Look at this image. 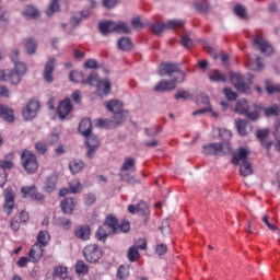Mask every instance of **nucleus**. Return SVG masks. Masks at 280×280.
<instances>
[{
    "label": "nucleus",
    "instance_id": "nucleus-1",
    "mask_svg": "<svg viewBox=\"0 0 280 280\" xmlns=\"http://www.w3.org/2000/svg\"><path fill=\"white\" fill-rule=\"evenodd\" d=\"M232 150L230 142H211L202 145V152L207 156H224V154H230Z\"/></svg>",
    "mask_w": 280,
    "mask_h": 280
},
{
    "label": "nucleus",
    "instance_id": "nucleus-2",
    "mask_svg": "<svg viewBox=\"0 0 280 280\" xmlns=\"http://www.w3.org/2000/svg\"><path fill=\"white\" fill-rule=\"evenodd\" d=\"M21 165L28 174H36L38 171V158L34 152L24 149L21 153Z\"/></svg>",
    "mask_w": 280,
    "mask_h": 280
},
{
    "label": "nucleus",
    "instance_id": "nucleus-3",
    "mask_svg": "<svg viewBox=\"0 0 280 280\" xmlns=\"http://www.w3.org/2000/svg\"><path fill=\"white\" fill-rule=\"evenodd\" d=\"M116 222L117 217L113 214L106 217L105 222L96 231V237L98 242H106V240H108V235L115 233Z\"/></svg>",
    "mask_w": 280,
    "mask_h": 280
},
{
    "label": "nucleus",
    "instance_id": "nucleus-4",
    "mask_svg": "<svg viewBox=\"0 0 280 280\" xmlns=\"http://www.w3.org/2000/svg\"><path fill=\"white\" fill-rule=\"evenodd\" d=\"M106 108L110 113H114L113 124L119 126V124H124V121H126V115H128V112L124 110V104L120 101L112 100L107 102Z\"/></svg>",
    "mask_w": 280,
    "mask_h": 280
},
{
    "label": "nucleus",
    "instance_id": "nucleus-5",
    "mask_svg": "<svg viewBox=\"0 0 280 280\" xmlns=\"http://www.w3.org/2000/svg\"><path fill=\"white\" fill-rule=\"evenodd\" d=\"M83 257L88 264H98L104 257V249L97 244H89L83 248Z\"/></svg>",
    "mask_w": 280,
    "mask_h": 280
},
{
    "label": "nucleus",
    "instance_id": "nucleus-6",
    "mask_svg": "<svg viewBox=\"0 0 280 280\" xmlns=\"http://www.w3.org/2000/svg\"><path fill=\"white\" fill-rule=\"evenodd\" d=\"M185 25V21L183 20H170L167 22L161 23L156 22L149 26L150 32L159 36V34H163L165 30H176L178 27H183Z\"/></svg>",
    "mask_w": 280,
    "mask_h": 280
},
{
    "label": "nucleus",
    "instance_id": "nucleus-7",
    "mask_svg": "<svg viewBox=\"0 0 280 280\" xmlns=\"http://www.w3.org/2000/svg\"><path fill=\"white\" fill-rule=\"evenodd\" d=\"M38 110H40V102L32 98L23 107L22 115L26 121H32L38 115Z\"/></svg>",
    "mask_w": 280,
    "mask_h": 280
},
{
    "label": "nucleus",
    "instance_id": "nucleus-8",
    "mask_svg": "<svg viewBox=\"0 0 280 280\" xmlns=\"http://www.w3.org/2000/svg\"><path fill=\"white\" fill-rule=\"evenodd\" d=\"M172 73H179V82H185V72L180 71V66L175 62L162 63L159 69V75H172Z\"/></svg>",
    "mask_w": 280,
    "mask_h": 280
},
{
    "label": "nucleus",
    "instance_id": "nucleus-9",
    "mask_svg": "<svg viewBox=\"0 0 280 280\" xmlns=\"http://www.w3.org/2000/svg\"><path fill=\"white\" fill-rule=\"evenodd\" d=\"M139 242L141 243L140 245L131 246L128 249L127 257L129 261H131V264H135V261H139V257H141V255L139 254V249L145 250L148 248V241H145V238H140Z\"/></svg>",
    "mask_w": 280,
    "mask_h": 280
},
{
    "label": "nucleus",
    "instance_id": "nucleus-10",
    "mask_svg": "<svg viewBox=\"0 0 280 280\" xmlns=\"http://www.w3.org/2000/svg\"><path fill=\"white\" fill-rule=\"evenodd\" d=\"M21 77L16 70H0V82H10V84L16 85L21 82Z\"/></svg>",
    "mask_w": 280,
    "mask_h": 280
},
{
    "label": "nucleus",
    "instance_id": "nucleus-11",
    "mask_svg": "<svg viewBox=\"0 0 280 280\" xmlns=\"http://www.w3.org/2000/svg\"><path fill=\"white\" fill-rule=\"evenodd\" d=\"M71 110H73V104L71 103V98L67 97L58 105L57 114L59 119H67L71 114Z\"/></svg>",
    "mask_w": 280,
    "mask_h": 280
},
{
    "label": "nucleus",
    "instance_id": "nucleus-12",
    "mask_svg": "<svg viewBox=\"0 0 280 280\" xmlns=\"http://www.w3.org/2000/svg\"><path fill=\"white\" fill-rule=\"evenodd\" d=\"M21 191L24 195V198H32V200H38V202L45 200V196L38 191V188H36L35 185L24 186L21 188Z\"/></svg>",
    "mask_w": 280,
    "mask_h": 280
},
{
    "label": "nucleus",
    "instance_id": "nucleus-13",
    "mask_svg": "<svg viewBox=\"0 0 280 280\" xmlns=\"http://www.w3.org/2000/svg\"><path fill=\"white\" fill-rule=\"evenodd\" d=\"M254 46L258 47L260 54L265 56H270L273 51L270 43H268L261 35H258L254 38Z\"/></svg>",
    "mask_w": 280,
    "mask_h": 280
},
{
    "label": "nucleus",
    "instance_id": "nucleus-14",
    "mask_svg": "<svg viewBox=\"0 0 280 280\" xmlns=\"http://www.w3.org/2000/svg\"><path fill=\"white\" fill-rule=\"evenodd\" d=\"M250 156V151L244 147L238 148L236 151L232 153V160L231 163L233 165H240V162L246 161Z\"/></svg>",
    "mask_w": 280,
    "mask_h": 280
},
{
    "label": "nucleus",
    "instance_id": "nucleus-15",
    "mask_svg": "<svg viewBox=\"0 0 280 280\" xmlns=\"http://www.w3.org/2000/svg\"><path fill=\"white\" fill-rule=\"evenodd\" d=\"M231 82L236 91H240L241 93H246V91H248V84L244 83L242 74L237 72H231Z\"/></svg>",
    "mask_w": 280,
    "mask_h": 280
},
{
    "label": "nucleus",
    "instance_id": "nucleus-16",
    "mask_svg": "<svg viewBox=\"0 0 280 280\" xmlns=\"http://www.w3.org/2000/svg\"><path fill=\"white\" fill-rule=\"evenodd\" d=\"M85 138H86L85 144L89 148L86 152V156L88 159H93V156L95 155V150H97L100 145V141L97 140V137L91 133L90 136H85Z\"/></svg>",
    "mask_w": 280,
    "mask_h": 280
},
{
    "label": "nucleus",
    "instance_id": "nucleus-17",
    "mask_svg": "<svg viewBox=\"0 0 280 280\" xmlns=\"http://www.w3.org/2000/svg\"><path fill=\"white\" fill-rule=\"evenodd\" d=\"M73 235L82 242H89V240H91V226L79 225L74 229Z\"/></svg>",
    "mask_w": 280,
    "mask_h": 280
},
{
    "label": "nucleus",
    "instance_id": "nucleus-18",
    "mask_svg": "<svg viewBox=\"0 0 280 280\" xmlns=\"http://www.w3.org/2000/svg\"><path fill=\"white\" fill-rule=\"evenodd\" d=\"M45 253V249L40 246V244H34L28 253V258L32 264H38L40 259H43V254Z\"/></svg>",
    "mask_w": 280,
    "mask_h": 280
},
{
    "label": "nucleus",
    "instance_id": "nucleus-19",
    "mask_svg": "<svg viewBox=\"0 0 280 280\" xmlns=\"http://www.w3.org/2000/svg\"><path fill=\"white\" fill-rule=\"evenodd\" d=\"M3 210L7 215H10L14 211V191L12 189L7 190L4 194Z\"/></svg>",
    "mask_w": 280,
    "mask_h": 280
},
{
    "label": "nucleus",
    "instance_id": "nucleus-20",
    "mask_svg": "<svg viewBox=\"0 0 280 280\" xmlns=\"http://www.w3.org/2000/svg\"><path fill=\"white\" fill-rule=\"evenodd\" d=\"M54 69H56V60L54 58L49 59L44 68V80L51 84L54 82Z\"/></svg>",
    "mask_w": 280,
    "mask_h": 280
},
{
    "label": "nucleus",
    "instance_id": "nucleus-21",
    "mask_svg": "<svg viewBox=\"0 0 280 280\" xmlns=\"http://www.w3.org/2000/svg\"><path fill=\"white\" fill-rule=\"evenodd\" d=\"M176 84H178V79H173L171 81L162 80L155 85L154 91H160L161 93H165V91H174Z\"/></svg>",
    "mask_w": 280,
    "mask_h": 280
},
{
    "label": "nucleus",
    "instance_id": "nucleus-22",
    "mask_svg": "<svg viewBox=\"0 0 280 280\" xmlns=\"http://www.w3.org/2000/svg\"><path fill=\"white\" fill-rule=\"evenodd\" d=\"M268 129H258L256 131V137L259 139L262 148L267 150V152H270V148H272V140H267L266 138L268 137Z\"/></svg>",
    "mask_w": 280,
    "mask_h": 280
},
{
    "label": "nucleus",
    "instance_id": "nucleus-23",
    "mask_svg": "<svg viewBox=\"0 0 280 280\" xmlns=\"http://www.w3.org/2000/svg\"><path fill=\"white\" fill-rule=\"evenodd\" d=\"M56 185H58V174L47 176L44 183V191H46V194H54Z\"/></svg>",
    "mask_w": 280,
    "mask_h": 280
},
{
    "label": "nucleus",
    "instance_id": "nucleus-24",
    "mask_svg": "<svg viewBox=\"0 0 280 280\" xmlns=\"http://www.w3.org/2000/svg\"><path fill=\"white\" fill-rule=\"evenodd\" d=\"M112 89L113 85L110 84V81L108 79H101L96 83V91L98 95H110Z\"/></svg>",
    "mask_w": 280,
    "mask_h": 280
},
{
    "label": "nucleus",
    "instance_id": "nucleus-25",
    "mask_svg": "<svg viewBox=\"0 0 280 280\" xmlns=\"http://www.w3.org/2000/svg\"><path fill=\"white\" fill-rule=\"evenodd\" d=\"M92 130H93V122H91V119L89 118L82 119L79 125V132L83 137H89Z\"/></svg>",
    "mask_w": 280,
    "mask_h": 280
},
{
    "label": "nucleus",
    "instance_id": "nucleus-26",
    "mask_svg": "<svg viewBox=\"0 0 280 280\" xmlns=\"http://www.w3.org/2000/svg\"><path fill=\"white\" fill-rule=\"evenodd\" d=\"M60 207H61V211L63 213L71 215V213H73V209L75 207V201H73V198L67 197L61 201Z\"/></svg>",
    "mask_w": 280,
    "mask_h": 280
},
{
    "label": "nucleus",
    "instance_id": "nucleus-27",
    "mask_svg": "<svg viewBox=\"0 0 280 280\" xmlns=\"http://www.w3.org/2000/svg\"><path fill=\"white\" fill-rule=\"evenodd\" d=\"M0 117H2L4 121L12 124V121H14V109L5 105H0Z\"/></svg>",
    "mask_w": 280,
    "mask_h": 280
},
{
    "label": "nucleus",
    "instance_id": "nucleus-28",
    "mask_svg": "<svg viewBox=\"0 0 280 280\" xmlns=\"http://www.w3.org/2000/svg\"><path fill=\"white\" fill-rule=\"evenodd\" d=\"M52 277H57V279L61 280H71V277H69L68 269L65 266L54 267Z\"/></svg>",
    "mask_w": 280,
    "mask_h": 280
},
{
    "label": "nucleus",
    "instance_id": "nucleus-29",
    "mask_svg": "<svg viewBox=\"0 0 280 280\" xmlns=\"http://www.w3.org/2000/svg\"><path fill=\"white\" fill-rule=\"evenodd\" d=\"M98 30L103 36H108L112 32H115V22L105 21L98 24Z\"/></svg>",
    "mask_w": 280,
    "mask_h": 280
},
{
    "label": "nucleus",
    "instance_id": "nucleus-30",
    "mask_svg": "<svg viewBox=\"0 0 280 280\" xmlns=\"http://www.w3.org/2000/svg\"><path fill=\"white\" fill-rule=\"evenodd\" d=\"M130 231V221L124 219L119 224V220L116 219L114 233H128Z\"/></svg>",
    "mask_w": 280,
    "mask_h": 280
},
{
    "label": "nucleus",
    "instance_id": "nucleus-31",
    "mask_svg": "<svg viewBox=\"0 0 280 280\" xmlns=\"http://www.w3.org/2000/svg\"><path fill=\"white\" fill-rule=\"evenodd\" d=\"M120 172H137V166L135 165V158H126L120 168Z\"/></svg>",
    "mask_w": 280,
    "mask_h": 280
},
{
    "label": "nucleus",
    "instance_id": "nucleus-32",
    "mask_svg": "<svg viewBox=\"0 0 280 280\" xmlns=\"http://www.w3.org/2000/svg\"><path fill=\"white\" fill-rule=\"evenodd\" d=\"M208 78L211 82H226V74L221 73L218 70L210 71Z\"/></svg>",
    "mask_w": 280,
    "mask_h": 280
},
{
    "label": "nucleus",
    "instance_id": "nucleus-33",
    "mask_svg": "<svg viewBox=\"0 0 280 280\" xmlns=\"http://www.w3.org/2000/svg\"><path fill=\"white\" fill-rule=\"evenodd\" d=\"M69 80L75 82L77 84H84L85 78L82 71H71L69 74Z\"/></svg>",
    "mask_w": 280,
    "mask_h": 280
},
{
    "label": "nucleus",
    "instance_id": "nucleus-34",
    "mask_svg": "<svg viewBox=\"0 0 280 280\" xmlns=\"http://www.w3.org/2000/svg\"><path fill=\"white\" fill-rule=\"evenodd\" d=\"M114 32L116 34H130V27L126 22H114Z\"/></svg>",
    "mask_w": 280,
    "mask_h": 280
},
{
    "label": "nucleus",
    "instance_id": "nucleus-35",
    "mask_svg": "<svg viewBox=\"0 0 280 280\" xmlns=\"http://www.w3.org/2000/svg\"><path fill=\"white\" fill-rule=\"evenodd\" d=\"M49 240H50L49 232L48 231H42L37 235V242L35 244H39V246L45 248V246H48Z\"/></svg>",
    "mask_w": 280,
    "mask_h": 280
},
{
    "label": "nucleus",
    "instance_id": "nucleus-36",
    "mask_svg": "<svg viewBox=\"0 0 280 280\" xmlns=\"http://www.w3.org/2000/svg\"><path fill=\"white\" fill-rule=\"evenodd\" d=\"M241 176H250L253 174V164L248 161H244L240 166Z\"/></svg>",
    "mask_w": 280,
    "mask_h": 280
},
{
    "label": "nucleus",
    "instance_id": "nucleus-37",
    "mask_svg": "<svg viewBox=\"0 0 280 280\" xmlns=\"http://www.w3.org/2000/svg\"><path fill=\"white\" fill-rule=\"evenodd\" d=\"M84 168V162L80 160H73L69 163V170L72 174H78Z\"/></svg>",
    "mask_w": 280,
    "mask_h": 280
},
{
    "label": "nucleus",
    "instance_id": "nucleus-38",
    "mask_svg": "<svg viewBox=\"0 0 280 280\" xmlns=\"http://www.w3.org/2000/svg\"><path fill=\"white\" fill-rule=\"evenodd\" d=\"M60 1L61 0H52L50 4L48 5V9L46 10V15L47 16H54L56 12L60 11Z\"/></svg>",
    "mask_w": 280,
    "mask_h": 280
},
{
    "label": "nucleus",
    "instance_id": "nucleus-39",
    "mask_svg": "<svg viewBox=\"0 0 280 280\" xmlns=\"http://www.w3.org/2000/svg\"><path fill=\"white\" fill-rule=\"evenodd\" d=\"M24 47L26 49V54L32 55L36 54V47H38V44L34 38H27L25 39Z\"/></svg>",
    "mask_w": 280,
    "mask_h": 280
},
{
    "label": "nucleus",
    "instance_id": "nucleus-40",
    "mask_svg": "<svg viewBox=\"0 0 280 280\" xmlns=\"http://www.w3.org/2000/svg\"><path fill=\"white\" fill-rule=\"evenodd\" d=\"M74 270L77 275H89V265L84 260H78Z\"/></svg>",
    "mask_w": 280,
    "mask_h": 280
},
{
    "label": "nucleus",
    "instance_id": "nucleus-41",
    "mask_svg": "<svg viewBox=\"0 0 280 280\" xmlns=\"http://www.w3.org/2000/svg\"><path fill=\"white\" fill-rule=\"evenodd\" d=\"M118 47L121 51H130L132 49V40L128 37H122L118 40Z\"/></svg>",
    "mask_w": 280,
    "mask_h": 280
},
{
    "label": "nucleus",
    "instance_id": "nucleus-42",
    "mask_svg": "<svg viewBox=\"0 0 280 280\" xmlns=\"http://www.w3.org/2000/svg\"><path fill=\"white\" fill-rule=\"evenodd\" d=\"M23 14L26 16V19H38V16H40L38 10H36V8L33 5L26 7L23 11Z\"/></svg>",
    "mask_w": 280,
    "mask_h": 280
},
{
    "label": "nucleus",
    "instance_id": "nucleus-43",
    "mask_svg": "<svg viewBox=\"0 0 280 280\" xmlns=\"http://www.w3.org/2000/svg\"><path fill=\"white\" fill-rule=\"evenodd\" d=\"M130 276V267L126 265H120L117 270V278L118 279H128Z\"/></svg>",
    "mask_w": 280,
    "mask_h": 280
},
{
    "label": "nucleus",
    "instance_id": "nucleus-44",
    "mask_svg": "<svg viewBox=\"0 0 280 280\" xmlns=\"http://www.w3.org/2000/svg\"><path fill=\"white\" fill-rule=\"evenodd\" d=\"M195 9L201 14H207V12H209V2L205 0H199L195 2Z\"/></svg>",
    "mask_w": 280,
    "mask_h": 280
},
{
    "label": "nucleus",
    "instance_id": "nucleus-45",
    "mask_svg": "<svg viewBox=\"0 0 280 280\" xmlns=\"http://www.w3.org/2000/svg\"><path fill=\"white\" fill-rule=\"evenodd\" d=\"M236 129L238 135H242L243 137H246L248 135V131H246V127L248 126V121L238 119L235 121Z\"/></svg>",
    "mask_w": 280,
    "mask_h": 280
},
{
    "label": "nucleus",
    "instance_id": "nucleus-46",
    "mask_svg": "<svg viewBox=\"0 0 280 280\" xmlns=\"http://www.w3.org/2000/svg\"><path fill=\"white\" fill-rule=\"evenodd\" d=\"M235 110L240 113V115H245V113H248V102H246V100L237 101Z\"/></svg>",
    "mask_w": 280,
    "mask_h": 280
},
{
    "label": "nucleus",
    "instance_id": "nucleus-47",
    "mask_svg": "<svg viewBox=\"0 0 280 280\" xmlns=\"http://www.w3.org/2000/svg\"><path fill=\"white\" fill-rule=\"evenodd\" d=\"M89 3H90V8L82 10L80 12L81 19H89L91 16V10H94V8L97 7V1H95V0H89Z\"/></svg>",
    "mask_w": 280,
    "mask_h": 280
},
{
    "label": "nucleus",
    "instance_id": "nucleus-48",
    "mask_svg": "<svg viewBox=\"0 0 280 280\" xmlns=\"http://www.w3.org/2000/svg\"><path fill=\"white\" fill-rule=\"evenodd\" d=\"M265 89L269 95H275V93H280V85H275L270 81H266Z\"/></svg>",
    "mask_w": 280,
    "mask_h": 280
},
{
    "label": "nucleus",
    "instance_id": "nucleus-49",
    "mask_svg": "<svg viewBox=\"0 0 280 280\" xmlns=\"http://www.w3.org/2000/svg\"><path fill=\"white\" fill-rule=\"evenodd\" d=\"M69 189L71 194H80V190L82 189V184H80V180L73 179L69 184Z\"/></svg>",
    "mask_w": 280,
    "mask_h": 280
},
{
    "label": "nucleus",
    "instance_id": "nucleus-50",
    "mask_svg": "<svg viewBox=\"0 0 280 280\" xmlns=\"http://www.w3.org/2000/svg\"><path fill=\"white\" fill-rule=\"evenodd\" d=\"M97 73L91 72L88 79H85L84 84H89L90 86H97Z\"/></svg>",
    "mask_w": 280,
    "mask_h": 280
},
{
    "label": "nucleus",
    "instance_id": "nucleus-51",
    "mask_svg": "<svg viewBox=\"0 0 280 280\" xmlns=\"http://www.w3.org/2000/svg\"><path fill=\"white\" fill-rule=\"evenodd\" d=\"M233 10L236 16H238L240 19H246V8H244V5L236 4Z\"/></svg>",
    "mask_w": 280,
    "mask_h": 280
},
{
    "label": "nucleus",
    "instance_id": "nucleus-52",
    "mask_svg": "<svg viewBox=\"0 0 280 280\" xmlns=\"http://www.w3.org/2000/svg\"><path fill=\"white\" fill-rule=\"evenodd\" d=\"M223 93L229 102H235L237 100V93L233 92L231 88H224Z\"/></svg>",
    "mask_w": 280,
    "mask_h": 280
},
{
    "label": "nucleus",
    "instance_id": "nucleus-53",
    "mask_svg": "<svg viewBox=\"0 0 280 280\" xmlns=\"http://www.w3.org/2000/svg\"><path fill=\"white\" fill-rule=\"evenodd\" d=\"M35 149L38 152V154H47V150H49V148L47 147V143L43 141L36 142Z\"/></svg>",
    "mask_w": 280,
    "mask_h": 280
},
{
    "label": "nucleus",
    "instance_id": "nucleus-54",
    "mask_svg": "<svg viewBox=\"0 0 280 280\" xmlns=\"http://www.w3.org/2000/svg\"><path fill=\"white\" fill-rule=\"evenodd\" d=\"M14 71L19 73L20 75H23L24 73H27V66L23 62H15L14 63Z\"/></svg>",
    "mask_w": 280,
    "mask_h": 280
},
{
    "label": "nucleus",
    "instance_id": "nucleus-55",
    "mask_svg": "<svg viewBox=\"0 0 280 280\" xmlns=\"http://www.w3.org/2000/svg\"><path fill=\"white\" fill-rule=\"evenodd\" d=\"M12 167H14V162H12V160H0V170H2V172L12 170Z\"/></svg>",
    "mask_w": 280,
    "mask_h": 280
},
{
    "label": "nucleus",
    "instance_id": "nucleus-56",
    "mask_svg": "<svg viewBox=\"0 0 280 280\" xmlns=\"http://www.w3.org/2000/svg\"><path fill=\"white\" fill-rule=\"evenodd\" d=\"M58 224H59V226H62V229H65V231L71 230V220H69L67 218H59Z\"/></svg>",
    "mask_w": 280,
    "mask_h": 280
},
{
    "label": "nucleus",
    "instance_id": "nucleus-57",
    "mask_svg": "<svg viewBox=\"0 0 280 280\" xmlns=\"http://www.w3.org/2000/svg\"><path fill=\"white\" fill-rule=\"evenodd\" d=\"M138 213H142V215H148L150 213V208H148V203L144 201H140L138 203Z\"/></svg>",
    "mask_w": 280,
    "mask_h": 280
},
{
    "label": "nucleus",
    "instance_id": "nucleus-58",
    "mask_svg": "<svg viewBox=\"0 0 280 280\" xmlns=\"http://www.w3.org/2000/svg\"><path fill=\"white\" fill-rule=\"evenodd\" d=\"M189 97H191V94L185 90L178 91L174 96L175 100H189Z\"/></svg>",
    "mask_w": 280,
    "mask_h": 280
},
{
    "label": "nucleus",
    "instance_id": "nucleus-59",
    "mask_svg": "<svg viewBox=\"0 0 280 280\" xmlns=\"http://www.w3.org/2000/svg\"><path fill=\"white\" fill-rule=\"evenodd\" d=\"M265 115H266V117H270L271 115H275V116L279 115V106L273 105L269 108H266Z\"/></svg>",
    "mask_w": 280,
    "mask_h": 280
},
{
    "label": "nucleus",
    "instance_id": "nucleus-60",
    "mask_svg": "<svg viewBox=\"0 0 280 280\" xmlns=\"http://www.w3.org/2000/svg\"><path fill=\"white\" fill-rule=\"evenodd\" d=\"M85 69H97L100 67V63L95 59H88L84 62Z\"/></svg>",
    "mask_w": 280,
    "mask_h": 280
},
{
    "label": "nucleus",
    "instance_id": "nucleus-61",
    "mask_svg": "<svg viewBox=\"0 0 280 280\" xmlns=\"http://www.w3.org/2000/svg\"><path fill=\"white\" fill-rule=\"evenodd\" d=\"M182 45L186 48L189 49L194 45V40L189 38V35H184L180 40Z\"/></svg>",
    "mask_w": 280,
    "mask_h": 280
},
{
    "label": "nucleus",
    "instance_id": "nucleus-62",
    "mask_svg": "<svg viewBox=\"0 0 280 280\" xmlns=\"http://www.w3.org/2000/svg\"><path fill=\"white\" fill-rule=\"evenodd\" d=\"M103 8H106L107 10H113L117 3H119V0H103Z\"/></svg>",
    "mask_w": 280,
    "mask_h": 280
},
{
    "label": "nucleus",
    "instance_id": "nucleus-63",
    "mask_svg": "<svg viewBox=\"0 0 280 280\" xmlns=\"http://www.w3.org/2000/svg\"><path fill=\"white\" fill-rule=\"evenodd\" d=\"M162 235H170V221L165 220L160 226Z\"/></svg>",
    "mask_w": 280,
    "mask_h": 280
},
{
    "label": "nucleus",
    "instance_id": "nucleus-64",
    "mask_svg": "<svg viewBox=\"0 0 280 280\" xmlns=\"http://www.w3.org/2000/svg\"><path fill=\"white\" fill-rule=\"evenodd\" d=\"M155 253L158 255H160V257L165 255L167 253V245H165V244H158L155 246Z\"/></svg>",
    "mask_w": 280,
    "mask_h": 280
}]
</instances>
